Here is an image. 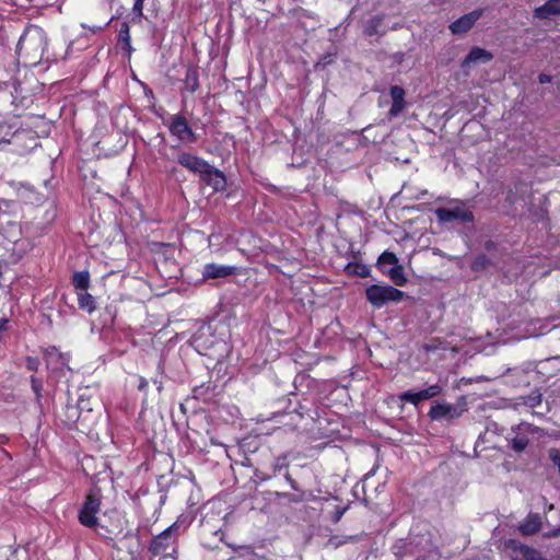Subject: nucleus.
Here are the masks:
<instances>
[{
    "label": "nucleus",
    "mask_w": 560,
    "mask_h": 560,
    "mask_svg": "<svg viewBox=\"0 0 560 560\" xmlns=\"http://www.w3.org/2000/svg\"><path fill=\"white\" fill-rule=\"evenodd\" d=\"M47 48V37L45 32L37 26L27 28L19 39L16 51L33 60L42 59Z\"/></svg>",
    "instance_id": "1"
},
{
    "label": "nucleus",
    "mask_w": 560,
    "mask_h": 560,
    "mask_svg": "<svg viewBox=\"0 0 560 560\" xmlns=\"http://www.w3.org/2000/svg\"><path fill=\"white\" fill-rule=\"evenodd\" d=\"M365 296L374 307L380 308L388 302H400L405 296V292L392 285L373 284L366 288Z\"/></svg>",
    "instance_id": "2"
},
{
    "label": "nucleus",
    "mask_w": 560,
    "mask_h": 560,
    "mask_svg": "<svg viewBox=\"0 0 560 560\" xmlns=\"http://www.w3.org/2000/svg\"><path fill=\"white\" fill-rule=\"evenodd\" d=\"M435 215L438 221L442 224L454 222L466 223L474 220L472 212L463 201H454L451 207L438 208L435 210Z\"/></svg>",
    "instance_id": "3"
},
{
    "label": "nucleus",
    "mask_w": 560,
    "mask_h": 560,
    "mask_svg": "<svg viewBox=\"0 0 560 560\" xmlns=\"http://www.w3.org/2000/svg\"><path fill=\"white\" fill-rule=\"evenodd\" d=\"M174 525L158 535L151 542L150 550L155 556H172L175 551Z\"/></svg>",
    "instance_id": "4"
},
{
    "label": "nucleus",
    "mask_w": 560,
    "mask_h": 560,
    "mask_svg": "<svg viewBox=\"0 0 560 560\" xmlns=\"http://www.w3.org/2000/svg\"><path fill=\"white\" fill-rule=\"evenodd\" d=\"M168 129L172 136L183 142H195L198 139L197 135L189 127L187 119L180 114L171 116Z\"/></svg>",
    "instance_id": "5"
},
{
    "label": "nucleus",
    "mask_w": 560,
    "mask_h": 560,
    "mask_svg": "<svg viewBox=\"0 0 560 560\" xmlns=\"http://www.w3.org/2000/svg\"><path fill=\"white\" fill-rule=\"evenodd\" d=\"M101 501L94 494H89L79 512V521L83 526L95 527L97 525L96 514L100 511Z\"/></svg>",
    "instance_id": "6"
},
{
    "label": "nucleus",
    "mask_w": 560,
    "mask_h": 560,
    "mask_svg": "<svg viewBox=\"0 0 560 560\" xmlns=\"http://www.w3.org/2000/svg\"><path fill=\"white\" fill-rule=\"evenodd\" d=\"M177 163L187 171L198 175L199 177L206 172L209 163L202 158L194 155L189 152L182 151L177 155Z\"/></svg>",
    "instance_id": "7"
},
{
    "label": "nucleus",
    "mask_w": 560,
    "mask_h": 560,
    "mask_svg": "<svg viewBox=\"0 0 560 560\" xmlns=\"http://www.w3.org/2000/svg\"><path fill=\"white\" fill-rule=\"evenodd\" d=\"M441 392L442 387L438 384H434L419 392H404L402 394L399 395V399L401 401L410 402L417 406L420 401L433 398L438 396Z\"/></svg>",
    "instance_id": "8"
},
{
    "label": "nucleus",
    "mask_w": 560,
    "mask_h": 560,
    "mask_svg": "<svg viewBox=\"0 0 560 560\" xmlns=\"http://www.w3.org/2000/svg\"><path fill=\"white\" fill-rule=\"evenodd\" d=\"M482 11L475 10L467 14H464L450 25V30L453 34H463L468 32L474 24L481 18Z\"/></svg>",
    "instance_id": "9"
},
{
    "label": "nucleus",
    "mask_w": 560,
    "mask_h": 560,
    "mask_svg": "<svg viewBox=\"0 0 560 560\" xmlns=\"http://www.w3.org/2000/svg\"><path fill=\"white\" fill-rule=\"evenodd\" d=\"M201 180L212 187L214 191H222L226 186V178L223 172L212 165H208L206 172L200 176Z\"/></svg>",
    "instance_id": "10"
},
{
    "label": "nucleus",
    "mask_w": 560,
    "mask_h": 560,
    "mask_svg": "<svg viewBox=\"0 0 560 560\" xmlns=\"http://www.w3.org/2000/svg\"><path fill=\"white\" fill-rule=\"evenodd\" d=\"M432 420H451L460 416L458 408L451 404H436L433 405L429 411Z\"/></svg>",
    "instance_id": "11"
},
{
    "label": "nucleus",
    "mask_w": 560,
    "mask_h": 560,
    "mask_svg": "<svg viewBox=\"0 0 560 560\" xmlns=\"http://www.w3.org/2000/svg\"><path fill=\"white\" fill-rule=\"evenodd\" d=\"M542 518L538 513H529L518 525V532L523 536H532L540 530Z\"/></svg>",
    "instance_id": "12"
},
{
    "label": "nucleus",
    "mask_w": 560,
    "mask_h": 560,
    "mask_svg": "<svg viewBox=\"0 0 560 560\" xmlns=\"http://www.w3.org/2000/svg\"><path fill=\"white\" fill-rule=\"evenodd\" d=\"M44 358L48 369L57 370L59 365L67 366L68 357L61 353L56 347H48L44 351Z\"/></svg>",
    "instance_id": "13"
},
{
    "label": "nucleus",
    "mask_w": 560,
    "mask_h": 560,
    "mask_svg": "<svg viewBox=\"0 0 560 560\" xmlns=\"http://www.w3.org/2000/svg\"><path fill=\"white\" fill-rule=\"evenodd\" d=\"M234 270L235 267L232 266L207 264L203 268L202 276L205 279L225 278L232 275Z\"/></svg>",
    "instance_id": "14"
},
{
    "label": "nucleus",
    "mask_w": 560,
    "mask_h": 560,
    "mask_svg": "<svg viewBox=\"0 0 560 560\" xmlns=\"http://www.w3.org/2000/svg\"><path fill=\"white\" fill-rule=\"evenodd\" d=\"M493 59V55L483 48L472 47L469 54L465 57L463 61V67H468L471 63H488Z\"/></svg>",
    "instance_id": "15"
},
{
    "label": "nucleus",
    "mask_w": 560,
    "mask_h": 560,
    "mask_svg": "<svg viewBox=\"0 0 560 560\" xmlns=\"http://www.w3.org/2000/svg\"><path fill=\"white\" fill-rule=\"evenodd\" d=\"M556 15H560V0H548L534 10V16L540 20H547Z\"/></svg>",
    "instance_id": "16"
},
{
    "label": "nucleus",
    "mask_w": 560,
    "mask_h": 560,
    "mask_svg": "<svg viewBox=\"0 0 560 560\" xmlns=\"http://www.w3.org/2000/svg\"><path fill=\"white\" fill-rule=\"evenodd\" d=\"M390 96L393 104L389 109V115L392 117H396L402 112L405 107V90L399 85H394L390 88Z\"/></svg>",
    "instance_id": "17"
},
{
    "label": "nucleus",
    "mask_w": 560,
    "mask_h": 560,
    "mask_svg": "<svg viewBox=\"0 0 560 560\" xmlns=\"http://www.w3.org/2000/svg\"><path fill=\"white\" fill-rule=\"evenodd\" d=\"M185 89L194 93L199 89V74L196 68H188L184 80Z\"/></svg>",
    "instance_id": "18"
},
{
    "label": "nucleus",
    "mask_w": 560,
    "mask_h": 560,
    "mask_svg": "<svg viewBox=\"0 0 560 560\" xmlns=\"http://www.w3.org/2000/svg\"><path fill=\"white\" fill-rule=\"evenodd\" d=\"M384 272L389 276L396 285H404L407 282L404 268L399 264H395V266L389 267L387 270H384Z\"/></svg>",
    "instance_id": "19"
},
{
    "label": "nucleus",
    "mask_w": 560,
    "mask_h": 560,
    "mask_svg": "<svg viewBox=\"0 0 560 560\" xmlns=\"http://www.w3.org/2000/svg\"><path fill=\"white\" fill-rule=\"evenodd\" d=\"M383 15H375L368 20L364 24V34L368 36H374L380 34V28L383 25Z\"/></svg>",
    "instance_id": "20"
},
{
    "label": "nucleus",
    "mask_w": 560,
    "mask_h": 560,
    "mask_svg": "<svg viewBox=\"0 0 560 560\" xmlns=\"http://www.w3.org/2000/svg\"><path fill=\"white\" fill-rule=\"evenodd\" d=\"M78 302L80 308L86 311L88 313L94 312L95 301L94 298L88 293V291H78Z\"/></svg>",
    "instance_id": "21"
},
{
    "label": "nucleus",
    "mask_w": 560,
    "mask_h": 560,
    "mask_svg": "<svg viewBox=\"0 0 560 560\" xmlns=\"http://www.w3.org/2000/svg\"><path fill=\"white\" fill-rule=\"evenodd\" d=\"M72 283L78 291H88L90 285L89 271H78L73 275Z\"/></svg>",
    "instance_id": "22"
},
{
    "label": "nucleus",
    "mask_w": 560,
    "mask_h": 560,
    "mask_svg": "<svg viewBox=\"0 0 560 560\" xmlns=\"http://www.w3.org/2000/svg\"><path fill=\"white\" fill-rule=\"evenodd\" d=\"M345 270L348 275L359 276L361 278H365L370 275V269L366 265L361 262H349Z\"/></svg>",
    "instance_id": "23"
},
{
    "label": "nucleus",
    "mask_w": 560,
    "mask_h": 560,
    "mask_svg": "<svg viewBox=\"0 0 560 560\" xmlns=\"http://www.w3.org/2000/svg\"><path fill=\"white\" fill-rule=\"evenodd\" d=\"M118 40L122 44L124 49L131 51V43H130V28L129 24L124 22L120 26Z\"/></svg>",
    "instance_id": "24"
},
{
    "label": "nucleus",
    "mask_w": 560,
    "mask_h": 560,
    "mask_svg": "<svg viewBox=\"0 0 560 560\" xmlns=\"http://www.w3.org/2000/svg\"><path fill=\"white\" fill-rule=\"evenodd\" d=\"M395 264H398V259L396 257L395 254L390 253V252H384L380 257H378V260H377V265L380 268L384 270H386V266H395Z\"/></svg>",
    "instance_id": "25"
},
{
    "label": "nucleus",
    "mask_w": 560,
    "mask_h": 560,
    "mask_svg": "<svg viewBox=\"0 0 560 560\" xmlns=\"http://www.w3.org/2000/svg\"><path fill=\"white\" fill-rule=\"evenodd\" d=\"M521 551L525 560H547L541 553L535 548L528 546H522Z\"/></svg>",
    "instance_id": "26"
},
{
    "label": "nucleus",
    "mask_w": 560,
    "mask_h": 560,
    "mask_svg": "<svg viewBox=\"0 0 560 560\" xmlns=\"http://www.w3.org/2000/svg\"><path fill=\"white\" fill-rule=\"evenodd\" d=\"M528 445V439L524 435H516L511 441V446L515 452H523Z\"/></svg>",
    "instance_id": "27"
},
{
    "label": "nucleus",
    "mask_w": 560,
    "mask_h": 560,
    "mask_svg": "<svg viewBox=\"0 0 560 560\" xmlns=\"http://www.w3.org/2000/svg\"><path fill=\"white\" fill-rule=\"evenodd\" d=\"M541 402V394L539 392H533L525 400V405L534 408Z\"/></svg>",
    "instance_id": "28"
},
{
    "label": "nucleus",
    "mask_w": 560,
    "mask_h": 560,
    "mask_svg": "<svg viewBox=\"0 0 560 560\" xmlns=\"http://www.w3.org/2000/svg\"><path fill=\"white\" fill-rule=\"evenodd\" d=\"M143 1L144 0H135L132 8V12L135 14L133 21L140 22L142 18Z\"/></svg>",
    "instance_id": "29"
},
{
    "label": "nucleus",
    "mask_w": 560,
    "mask_h": 560,
    "mask_svg": "<svg viewBox=\"0 0 560 560\" xmlns=\"http://www.w3.org/2000/svg\"><path fill=\"white\" fill-rule=\"evenodd\" d=\"M31 384H32V389H33L36 398L39 399L42 396V389H43L42 382L39 380H37L36 377L32 376Z\"/></svg>",
    "instance_id": "30"
},
{
    "label": "nucleus",
    "mask_w": 560,
    "mask_h": 560,
    "mask_svg": "<svg viewBox=\"0 0 560 560\" xmlns=\"http://www.w3.org/2000/svg\"><path fill=\"white\" fill-rule=\"evenodd\" d=\"M25 366L30 371H37L39 366V360L37 358L27 357L25 360Z\"/></svg>",
    "instance_id": "31"
},
{
    "label": "nucleus",
    "mask_w": 560,
    "mask_h": 560,
    "mask_svg": "<svg viewBox=\"0 0 560 560\" xmlns=\"http://www.w3.org/2000/svg\"><path fill=\"white\" fill-rule=\"evenodd\" d=\"M558 536H560V526L556 529H552V530L544 534V537H546V538H552V537H558Z\"/></svg>",
    "instance_id": "32"
},
{
    "label": "nucleus",
    "mask_w": 560,
    "mask_h": 560,
    "mask_svg": "<svg viewBox=\"0 0 560 560\" xmlns=\"http://www.w3.org/2000/svg\"><path fill=\"white\" fill-rule=\"evenodd\" d=\"M285 479H287V481L290 483V486H291V488H292L293 490H296V491H299V490H300V488L298 487L296 481H295V480H294V479H293L289 474H287V475H285Z\"/></svg>",
    "instance_id": "33"
},
{
    "label": "nucleus",
    "mask_w": 560,
    "mask_h": 560,
    "mask_svg": "<svg viewBox=\"0 0 560 560\" xmlns=\"http://www.w3.org/2000/svg\"><path fill=\"white\" fill-rule=\"evenodd\" d=\"M538 81H539L541 84L549 83V82L551 81V77H550V75H548V74L541 73V74H539V77H538Z\"/></svg>",
    "instance_id": "34"
},
{
    "label": "nucleus",
    "mask_w": 560,
    "mask_h": 560,
    "mask_svg": "<svg viewBox=\"0 0 560 560\" xmlns=\"http://www.w3.org/2000/svg\"><path fill=\"white\" fill-rule=\"evenodd\" d=\"M107 25H108V23H105L103 25H96V26L91 27V30L93 33L102 32Z\"/></svg>",
    "instance_id": "35"
},
{
    "label": "nucleus",
    "mask_w": 560,
    "mask_h": 560,
    "mask_svg": "<svg viewBox=\"0 0 560 560\" xmlns=\"http://www.w3.org/2000/svg\"><path fill=\"white\" fill-rule=\"evenodd\" d=\"M345 513V509L342 510H338L334 516V522H339V520L341 518V516L343 515Z\"/></svg>",
    "instance_id": "36"
},
{
    "label": "nucleus",
    "mask_w": 560,
    "mask_h": 560,
    "mask_svg": "<svg viewBox=\"0 0 560 560\" xmlns=\"http://www.w3.org/2000/svg\"><path fill=\"white\" fill-rule=\"evenodd\" d=\"M16 138H19V135H18L16 132H14V133H13V137H12V140H9V141H7V140H2V141H0V144H1L2 142H3V143H11V142L16 143Z\"/></svg>",
    "instance_id": "37"
},
{
    "label": "nucleus",
    "mask_w": 560,
    "mask_h": 560,
    "mask_svg": "<svg viewBox=\"0 0 560 560\" xmlns=\"http://www.w3.org/2000/svg\"><path fill=\"white\" fill-rule=\"evenodd\" d=\"M70 410H71V416H70L71 420H74V419L79 418V415H78L75 408H71Z\"/></svg>",
    "instance_id": "38"
},
{
    "label": "nucleus",
    "mask_w": 560,
    "mask_h": 560,
    "mask_svg": "<svg viewBox=\"0 0 560 560\" xmlns=\"http://www.w3.org/2000/svg\"><path fill=\"white\" fill-rule=\"evenodd\" d=\"M15 261H16V259H13V260L9 261V260H7V259L2 258V259H0V266H1V265L7 266V265H9V264H11V262H15Z\"/></svg>",
    "instance_id": "39"
},
{
    "label": "nucleus",
    "mask_w": 560,
    "mask_h": 560,
    "mask_svg": "<svg viewBox=\"0 0 560 560\" xmlns=\"http://www.w3.org/2000/svg\"><path fill=\"white\" fill-rule=\"evenodd\" d=\"M9 229L12 231V232H19V229H18V225L15 223H10L9 224Z\"/></svg>",
    "instance_id": "40"
},
{
    "label": "nucleus",
    "mask_w": 560,
    "mask_h": 560,
    "mask_svg": "<svg viewBox=\"0 0 560 560\" xmlns=\"http://www.w3.org/2000/svg\"><path fill=\"white\" fill-rule=\"evenodd\" d=\"M358 539V536H349L347 537L343 542H348V541H355Z\"/></svg>",
    "instance_id": "41"
},
{
    "label": "nucleus",
    "mask_w": 560,
    "mask_h": 560,
    "mask_svg": "<svg viewBox=\"0 0 560 560\" xmlns=\"http://www.w3.org/2000/svg\"><path fill=\"white\" fill-rule=\"evenodd\" d=\"M8 242L15 244L18 242V238L8 237Z\"/></svg>",
    "instance_id": "42"
},
{
    "label": "nucleus",
    "mask_w": 560,
    "mask_h": 560,
    "mask_svg": "<svg viewBox=\"0 0 560 560\" xmlns=\"http://www.w3.org/2000/svg\"><path fill=\"white\" fill-rule=\"evenodd\" d=\"M154 245H161V246H164V245H170L168 243H163V242H156L154 243Z\"/></svg>",
    "instance_id": "43"
},
{
    "label": "nucleus",
    "mask_w": 560,
    "mask_h": 560,
    "mask_svg": "<svg viewBox=\"0 0 560 560\" xmlns=\"http://www.w3.org/2000/svg\"><path fill=\"white\" fill-rule=\"evenodd\" d=\"M553 509H555V505H553V504H549V505L547 506V511H552Z\"/></svg>",
    "instance_id": "44"
},
{
    "label": "nucleus",
    "mask_w": 560,
    "mask_h": 560,
    "mask_svg": "<svg viewBox=\"0 0 560 560\" xmlns=\"http://www.w3.org/2000/svg\"><path fill=\"white\" fill-rule=\"evenodd\" d=\"M434 254H436V255H442V250H441V249H439V248H436V250L434 252Z\"/></svg>",
    "instance_id": "45"
},
{
    "label": "nucleus",
    "mask_w": 560,
    "mask_h": 560,
    "mask_svg": "<svg viewBox=\"0 0 560 560\" xmlns=\"http://www.w3.org/2000/svg\"><path fill=\"white\" fill-rule=\"evenodd\" d=\"M83 402H84V400H83V399H81V400L79 401V408H83V406H82V405H83Z\"/></svg>",
    "instance_id": "46"
},
{
    "label": "nucleus",
    "mask_w": 560,
    "mask_h": 560,
    "mask_svg": "<svg viewBox=\"0 0 560 560\" xmlns=\"http://www.w3.org/2000/svg\"><path fill=\"white\" fill-rule=\"evenodd\" d=\"M427 194H428L427 190L421 191V196L427 195Z\"/></svg>",
    "instance_id": "47"
},
{
    "label": "nucleus",
    "mask_w": 560,
    "mask_h": 560,
    "mask_svg": "<svg viewBox=\"0 0 560 560\" xmlns=\"http://www.w3.org/2000/svg\"><path fill=\"white\" fill-rule=\"evenodd\" d=\"M27 2H31L32 0H26Z\"/></svg>",
    "instance_id": "48"
}]
</instances>
